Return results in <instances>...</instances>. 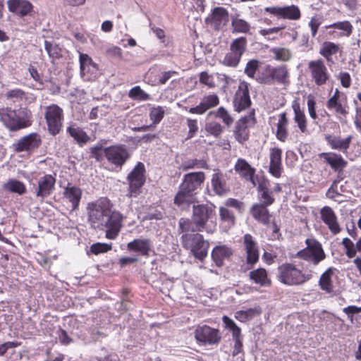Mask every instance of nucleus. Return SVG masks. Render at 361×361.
<instances>
[{
  "instance_id": "obj_57",
  "label": "nucleus",
  "mask_w": 361,
  "mask_h": 361,
  "mask_svg": "<svg viewBox=\"0 0 361 361\" xmlns=\"http://www.w3.org/2000/svg\"><path fill=\"white\" fill-rule=\"evenodd\" d=\"M216 116L221 118L223 122L227 126H230L233 122V118L230 116V114H228L227 110L225 108H224L223 106H220L217 109L216 113Z\"/></svg>"
},
{
  "instance_id": "obj_34",
  "label": "nucleus",
  "mask_w": 361,
  "mask_h": 361,
  "mask_svg": "<svg viewBox=\"0 0 361 361\" xmlns=\"http://www.w3.org/2000/svg\"><path fill=\"white\" fill-rule=\"evenodd\" d=\"M66 132L73 137L80 145L87 143L90 140L88 135L76 123H71L67 128Z\"/></svg>"
},
{
  "instance_id": "obj_9",
  "label": "nucleus",
  "mask_w": 361,
  "mask_h": 361,
  "mask_svg": "<svg viewBox=\"0 0 361 361\" xmlns=\"http://www.w3.org/2000/svg\"><path fill=\"white\" fill-rule=\"evenodd\" d=\"M247 40L244 37L234 39L230 46V51L225 55L221 63L228 67L236 68L246 50Z\"/></svg>"
},
{
  "instance_id": "obj_15",
  "label": "nucleus",
  "mask_w": 361,
  "mask_h": 361,
  "mask_svg": "<svg viewBox=\"0 0 361 361\" xmlns=\"http://www.w3.org/2000/svg\"><path fill=\"white\" fill-rule=\"evenodd\" d=\"M104 154L109 163L120 168L130 157L127 149L122 145L105 147L104 148Z\"/></svg>"
},
{
  "instance_id": "obj_12",
  "label": "nucleus",
  "mask_w": 361,
  "mask_h": 361,
  "mask_svg": "<svg viewBox=\"0 0 361 361\" xmlns=\"http://www.w3.org/2000/svg\"><path fill=\"white\" fill-rule=\"evenodd\" d=\"M194 336L197 342L204 345H216L221 339L219 330L207 325L198 326L194 331Z\"/></svg>"
},
{
  "instance_id": "obj_40",
  "label": "nucleus",
  "mask_w": 361,
  "mask_h": 361,
  "mask_svg": "<svg viewBox=\"0 0 361 361\" xmlns=\"http://www.w3.org/2000/svg\"><path fill=\"white\" fill-rule=\"evenodd\" d=\"M235 170L240 173V175L246 179L252 180L255 173L254 169L243 159H239L235 165Z\"/></svg>"
},
{
  "instance_id": "obj_7",
  "label": "nucleus",
  "mask_w": 361,
  "mask_h": 361,
  "mask_svg": "<svg viewBox=\"0 0 361 361\" xmlns=\"http://www.w3.org/2000/svg\"><path fill=\"white\" fill-rule=\"evenodd\" d=\"M305 244L306 247L297 252V257L310 262L314 266L326 258L322 244L319 241L314 238H307Z\"/></svg>"
},
{
  "instance_id": "obj_31",
  "label": "nucleus",
  "mask_w": 361,
  "mask_h": 361,
  "mask_svg": "<svg viewBox=\"0 0 361 361\" xmlns=\"http://www.w3.org/2000/svg\"><path fill=\"white\" fill-rule=\"evenodd\" d=\"M127 248L129 251L138 252L142 256H148L151 250V242L149 239H135L128 243Z\"/></svg>"
},
{
  "instance_id": "obj_51",
  "label": "nucleus",
  "mask_w": 361,
  "mask_h": 361,
  "mask_svg": "<svg viewBox=\"0 0 361 361\" xmlns=\"http://www.w3.org/2000/svg\"><path fill=\"white\" fill-rule=\"evenodd\" d=\"M269 73L270 65H266L263 69L259 72L255 80L260 84L271 85V78Z\"/></svg>"
},
{
  "instance_id": "obj_30",
  "label": "nucleus",
  "mask_w": 361,
  "mask_h": 361,
  "mask_svg": "<svg viewBox=\"0 0 361 361\" xmlns=\"http://www.w3.org/2000/svg\"><path fill=\"white\" fill-rule=\"evenodd\" d=\"M267 207L264 204L257 203L253 204L250 209V213L253 218L264 225H268L270 221L271 215Z\"/></svg>"
},
{
  "instance_id": "obj_44",
  "label": "nucleus",
  "mask_w": 361,
  "mask_h": 361,
  "mask_svg": "<svg viewBox=\"0 0 361 361\" xmlns=\"http://www.w3.org/2000/svg\"><path fill=\"white\" fill-rule=\"evenodd\" d=\"M219 216L221 222L224 224L226 228H230L234 226L235 217L233 212L228 208L221 207L219 208Z\"/></svg>"
},
{
  "instance_id": "obj_49",
  "label": "nucleus",
  "mask_w": 361,
  "mask_h": 361,
  "mask_svg": "<svg viewBox=\"0 0 361 361\" xmlns=\"http://www.w3.org/2000/svg\"><path fill=\"white\" fill-rule=\"evenodd\" d=\"M259 64L260 62L257 59L250 60L245 65L244 73L247 77L255 80L256 72L259 70Z\"/></svg>"
},
{
  "instance_id": "obj_64",
  "label": "nucleus",
  "mask_w": 361,
  "mask_h": 361,
  "mask_svg": "<svg viewBox=\"0 0 361 361\" xmlns=\"http://www.w3.org/2000/svg\"><path fill=\"white\" fill-rule=\"evenodd\" d=\"M6 97L8 99H22L25 97V92L20 89L11 90L7 92Z\"/></svg>"
},
{
  "instance_id": "obj_8",
  "label": "nucleus",
  "mask_w": 361,
  "mask_h": 361,
  "mask_svg": "<svg viewBox=\"0 0 361 361\" xmlns=\"http://www.w3.org/2000/svg\"><path fill=\"white\" fill-rule=\"evenodd\" d=\"M145 173L144 164L140 161L137 162L127 176V180L129 183L128 196L136 197L140 194L141 188L146 180Z\"/></svg>"
},
{
  "instance_id": "obj_18",
  "label": "nucleus",
  "mask_w": 361,
  "mask_h": 361,
  "mask_svg": "<svg viewBox=\"0 0 361 361\" xmlns=\"http://www.w3.org/2000/svg\"><path fill=\"white\" fill-rule=\"evenodd\" d=\"M205 22L214 29L220 30L228 22V12L224 7H215L211 14L206 18Z\"/></svg>"
},
{
  "instance_id": "obj_22",
  "label": "nucleus",
  "mask_w": 361,
  "mask_h": 361,
  "mask_svg": "<svg viewBox=\"0 0 361 361\" xmlns=\"http://www.w3.org/2000/svg\"><path fill=\"white\" fill-rule=\"evenodd\" d=\"M243 245L246 252V260L251 268L259 260V252L257 243L250 234H245L243 236Z\"/></svg>"
},
{
  "instance_id": "obj_16",
  "label": "nucleus",
  "mask_w": 361,
  "mask_h": 361,
  "mask_svg": "<svg viewBox=\"0 0 361 361\" xmlns=\"http://www.w3.org/2000/svg\"><path fill=\"white\" fill-rule=\"evenodd\" d=\"M264 11L279 18L288 19L290 20H297L301 17V13L299 7L293 4L286 6L266 7Z\"/></svg>"
},
{
  "instance_id": "obj_2",
  "label": "nucleus",
  "mask_w": 361,
  "mask_h": 361,
  "mask_svg": "<svg viewBox=\"0 0 361 361\" xmlns=\"http://www.w3.org/2000/svg\"><path fill=\"white\" fill-rule=\"evenodd\" d=\"M204 180L205 174L202 171L185 174L174 197V204L181 210H188L191 204L197 202L196 195Z\"/></svg>"
},
{
  "instance_id": "obj_20",
  "label": "nucleus",
  "mask_w": 361,
  "mask_h": 361,
  "mask_svg": "<svg viewBox=\"0 0 361 361\" xmlns=\"http://www.w3.org/2000/svg\"><path fill=\"white\" fill-rule=\"evenodd\" d=\"M8 9L17 16H32L34 7L28 0H8Z\"/></svg>"
},
{
  "instance_id": "obj_21",
  "label": "nucleus",
  "mask_w": 361,
  "mask_h": 361,
  "mask_svg": "<svg viewBox=\"0 0 361 361\" xmlns=\"http://www.w3.org/2000/svg\"><path fill=\"white\" fill-rule=\"evenodd\" d=\"M40 135L37 133H30L21 137L16 144L14 145L16 152H32L38 148L41 144Z\"/></svg>"
},
{
  "instance_id": "obj_42",
  "label": "nucleus",
  "mask_w": 361,
  "mask_h": 361,
  "mask_svg": "<svg viewBox=\"0 0 361 361\" xmlns=\"http://www.w3.org/2000/svg\"><path fill=\"white\" fill-rule=\"evenodd\" d=\"M326 28H335L341 30L339 37H350L353 33V27L352 24L348 21H338L326 26Z\"/></svg>"
},
{
  "instance_id": "obj_27",
  "label": "nucleus",
  "mask_w": 361,
  "mask_h": 361,
  "mask_svg": "<svg viewBox=\"0 0 361 361\" xmlns=\"http://www.w3.org/2000/svg\"><path fill=\"white\" fill-rule=\"evenodd\" d=\"M352 138L351 135L342 138L340 136L334 135H328L325 137L327 144L331 149L338 150L343 153L346 152L348 149Z\"/></svg>"
},
{
  "instance_id": "obj_43",
  "label": "nucleus",
  "mask_w": 361,
  "mask_h": 361,
  "mask_svg": "<svg viewBox=\"0 0 361 361\" xmlns=\"http://www.w3.org/2000/svg\"><path fill=\"white\" fill-rule=\"evenodd\" d=\"M3 188L5 190L23 195L25 192L26 188L23 182L16 179H10L4 184Z\"/></svg>"
},
{
  "instance_id": "obj_6",
  "label": "nucleus",
  "mask_w": 361,
  "mask_h": 361,
  "mask_svg": "<svg viewBox=\"0 0 361 361\" xmlns=\"http://www.w3.org/2000/svg\"><path fill=\"white\" fill-rule=\"evenodd\" d=\"M183 246L189 249L195 258L202 261L208 253L209 243L204 240L202 235L185 233L181 236Z\"/></svg>"
},
{
  "instance_id": "obj_63",
  "label": "nucleus",
  "mask_w": 361,
  "mask_h": 361,
  "mask_svg": "<svg viewBox=\"0 0 361 361\" xmlns=\"http://www.w3.org/2000/svg\"><path fill=\"white\" fill-rule=\"evenodd\" d=\"M176 75H178V73L174 71L163 72L159 77V83L161 85H164L171 78Z\"/></svg>"
},
{
  "instance_id": "obj_46",
  "label": "nucleus",
  "mask_w": 361,
  "mask_h": 361,
  "mask_svg": "<svg viewBox=\"0 0 361 361\" xmlns=\"http://www.w3.org/2000/svg\"><path fill=\"white\" fill-rule=\"evenodd\" d=\"M208 165L203 159H190L182 163L181 169L183 171L195 169H207Z\"/></svg>"
},
{
  "instance_id": "obj_37",
  "label": "nucleus",
  "mask_w": 361,
  "mask_h": 361,
  "mask_svg": "<svg viewBox=\"0 0 361 361\" xmlns=\"http://www.w3.org/2000/svg\"><path fill=\"white\" fill-rule=\"evenodd\" d=\"M334 269L330 267L327 269L320 276L319 286L320 288L327 293H331L334 291V284L331 280Z\"/></svg>"
},
{
  "instance_id": "obj_55",
  "label": "nucleus",
  "mask_w": 361,
  "mask_h": 361,
  "mask_svg": "<svg viewBox=\"0 0 361 361\" xmlns=\"http://www.w3.org/2000/svg\"><path fill=\"white\" fill-rule=\"evenodd\" d=\"M178 226H179L178 230L180 233L189 232V231L197 232L195 230V225L193 224V222L192 221H190V220L188 219L181 218L179 220Z\"/></svg>"
},
{
  "instance_id": "obj_62",
  "label": "nucleus",
  "mask_w": 361,
  "mask_h": 361,
  "mask_svg": "<svg viewBox=\"0 0 361 361\" xmlns=\"http://www.w3.org/2000/svg\"><path fill=\"white\" fill-rule=\"evenodd\" d=\"M338 78L340 80L341 85L348 88L351 85V77L350 74L347 72H341L338 74Z\"/></svg>"
},
{
  "instance_id": "obj_4",
  "label": "nucleus",
  "mask_w": 361,
  "mask_h": 361,
  "mask_svg": "<svg viewBox=\"0 0 361 361\" xmlns=\"http://www.w3.org/2000/svg\"><path fill=\"white\" fill-rule=\"evenodd\" d=\"M32 113L27 108L17 110L11 108L0 109V121L10 130L16 131L32 125Z\"/></svg>"
},
{
  "instance_id": "obj_14",
  "label": "nucleus",
  "mask_w": 361,
  "mask_h": 361,
  "mask_svg": "<svg viewBox=\"0 0 361 361\" xmlns=\"http://www.w3.org/2000/svg\"><path fill=\"white\" fill-rule=\"evenodd\" d=\"M56 178L50 174L44 175L37 180V185L32 188V192L42 202L54 190Z\"/></svg>"
},
{
  "instance_id": "obj_29",
  "label": "nucleus",
  "mask_w": 361,
  "mask_h": 361,
  "mask_svg": "<svg viewBox=\"0 0 361 361\" xmlns=\"http://www.w3.org/2000/svg\"><path fill=\"white\" fill-rule=\"evenodd\" d=\"M82 190L75 185L68 183L63 192V197L72 204V209L76 210L82 197Z\"/></svg>"
},
{
  "instance_id": "obj_1",
  "label": "nucleus",
  "mask_w": 361,
  "mask_h": 361,
  "mask_svg": "<svg viewBox=\"0 0 361 361\" xmlns=\"http://www.w3.org/2000/svg\"><path fill=\"white\" fill-rule=\"evenodd\" d=\"M86 211L87 220L92 228L105 231L108 239L116 238L123 226V215L113 209V204L108 198L89 202Z\"/></svg>"
},
{
  "instance_id": "obj_5",
  "label": "nucleus",
  "mask_w": 361,
  "mask_h": 361,
  "mask_svg": "<svg viewBox=\"0 0 361 361\" xmlns=\"http://www.w3.org/2000/svg\"><path fill=\"white\" fill-rule=\"evenodd\" d=\"M192 204V221L195 225V230L200 232L204 230L208 233L212 232V229L207 228V224L209 221L212 222V219L216 216L214 204L212 203Z\"/></svg>"
},
{
  "instance_id": "obj_25",
  "label": "nucleus",
  "mask_w": 361,
  "mask_h": 361,
  "mask_svg": "<svg viewBox=\"0 0 361 361\" xmlns=\"http://www.w3.org/2000/svg\"><path fill=\"white\" fill-rule=\"evenodd\" d=\"M79 62L80 75L83 78L88 80L89 74L92 75L97 72V64L88 54L79 52Z\"/></svg>"
},
{
  "instance_id": "obj_17",
  "label": "nucleus",
  "mask_w": 361,
  "mask_h": 361,
  "mask_svg": "<svg viewBox=\"0 0 361 361\" xmlns=\"http://www.w3.org/2000/svg\"><path fill=\"white\" fill-rule=\"evenodd\" d=\"M251 105V100L249 94L248 83L242 82L238 86L233 99L234 110L240 112Z\"/></svg>"
},
{
  "instance_id": "obj_52",
  "label": "nucleus",
  "mask_w": 361,
  "mask_h": 361,
  "mask_svg": "<svg viewBox=\"0 0 361 361\" xmlns=\"http://www.w3.org/2000/svg\"><path fill=\"white\" fill-rule=\"evenodd\" d=\"M289 73L286 66L275 67V79L276 82L285 84L288 82Z\"/></svg>"
},
{
  "instance_id": "obj_47",
  "label": "nucleus",
  "mask_w": 361,
  "mask_h": 361,
  "mask_svg": "<svg viewBox=\"0 0 361 361\" xmlns=\"http://www.w3.org/2000/svg\"><path fill=\"white\" fill-rule=\"evenodd\" d=\"M44 49L47 52L49 56L52 59H59L62 56L61 49L57 44L53 42H49L47 40H45Z\"/></svg>"
},
{
  "instance_id": "obj_58",
  "label": "nucleus",
  "mask_w": 361,
  "mask_h": 361,
  "mask_svg": "<svg viewBox=\"0 0 361 361\" xmlns=\"http://www.w3.org/2000/svg\"><path fill=\"white\" fill-rule=\"evenodd\" d=\"M200 82L208 86L209 88L215 87L214 78L212 75L209 74L207 72L204 71L200 74Z\"/></svg>"
},
{
  "instance_id": "obj_39",
  "label": "nucleus",
  "mask_w": 361,
  "mask_h": 361,
  "mask_svg": "<svg viewBox=\"0 0 361 361\" xmlns=\"http://www.w3.org/2000/svg\"><path fill=\"white\" fill-rule=\"evenodd\" d=\"M213 190L216 195H222L226 193V188L224 175L221 173H215L211 180Z\"/></svg>"
},
{
  "instance_id": "obj_45",
  "label": "nucleus",
  "mask_w": 361,
  "mask_h": 361,
  "mask_svg": "<svg viewBox=\"0 0 361 361\" xmlns=\"http://www.w3.org/2000/svg\"><path fill=\"white\" fill-rule=\"evenodd\" d=\"M260 313L261 310L259 307L249 308L246 310H240L236 312L235 314V317L238 321L245 322L252 319L255 316L258 315Z\"/></svg>"
},
{
  "instance_id": "obj_28",
  "label": "nucleus",
  "mask_w": 361,
  "mask_h": 361,
  "mask_svg": "<svg viewBox=\"0 0 361 361\" xmlns=\"http://www.w3.org/2000/svg\"><path fill=\"white\" fill-rule=\"evenodd\" d=\"M319 157L329 164L334 171L343 170L348 164L341 154L334 152H322L319 154Z\"/></svg>"
},
{
  "instance_id": "obj_19",
  "label": "nucleus",
  "mask_w": 361,
  "mask_h": 361,
  "mask_svg": "<svg viewBox=\"0 0 361 361\" xmlns=\"http://www.w3.org/2000/svg\"><path fill=\"white\" fill-rule=\"evenodd\" d=\"M326 107L329 110H333L336 116L340 121L343 118H345L348 114V106L347 102L345 100L342 102L338 90H336L333 96H331L326 102Z\"/></svg>"
},
{
  "instance_id": "obj_60",
  "label": "nucleus",
  "mask_w": 361,
  "mask_h": 361,
  "mask_svg": "<svg viewBox=\"0 0 361 361\" xmlns=\"http://www.w3.org/2000/svg\"><path fill=\"white\" fill-rule=\"evenodd\" d=\"M287 126H282L281 124H277L276 136L277 139L281 142H285L288 138V132Z\"/></svg>"
},
{
  "instance_id": "obj_33",
  "label": "nucleus",
  "mask_w": 361,
  "mask_h": 361,
  "mask_svg": "<svg viewBox=\"0 0 361 361\" xmlns=\"http://www.w3.org/2000/svg\"><path fill=\"white\" fill-rule=\"evenodd\" d=\"M269 186V181L265 179L258 185L257 189L259 193V200L262 202L261 204L270 206L274 202V198L271 195L272 191L270 190Z\"/></svg>"
},
{
  "instance_id": "obj_26",
  "label": "nucleus",
  "mask_w": 361,
  "mask_h": 361,
  "mask_svg": "<svg viewBox=\"0 0 361 361\" xmlns=\"http://www.w3.org/2000/svg\"><path fill=\"white\" fill-rule=\"evenodd\" d=\"M282 150L277 147L271 148L270 150L269 173L276 178H279L282 173L281 164Z\"/></svg>"
},
{
  "instance_id": "obj_50",
  "label": "nucleus",
  "mask_w": 361,
  "mask_h": 361,
  "mask_svg": "<svg viewBox=\"0 0 361 361\" xmlns=\"http://www.w3.org/2000/svg\"><path fill=\"white\" fill-rule=\"evenodd\" d=\"M128 95L131 99L139 101H147L150 99V95L143 91L140 86L131 88Z\"/></svg>"
},
{
  "instance_id": "obj_23",
  "label": "nucleus",
  "mask_w": 361,
  "mask_h": 361,
  "mask_svg": "<svg viewBox=\"0 0 361 361\" xmlns=\"http://www.w3.org/2000/svg\"><path fill=\"white\" fill-rule=\"evenodd\" d=\"M321 219L328 226L329 231L334 235L341 232V227L337 216L330 207H324L320 212Z\"/></svg>"
},
{
  "instance_id": "obj_24",
  "label": "nucleus",
  "mask_w": 361,
  "mask_h": 361,
  "mask_svg": "<svg viewBox=\"0 0 361 361\" xmlns=\"http://www.w3.org/2000/svg\"><path fill=\"white\" fill-rule=\"evenodd\" d=\"M219 103V99L216 94H209L204 96L197 106L190 108L189 112L192 114H203L208 109L216 106Z\"/></svg>"
},
{
  "instance_id": "obj_36",
  "label": "nucleus",
  "mask_w": 361,
  "mask_h": 361,
  "mask_svg": "<svg viewBox=\"0 0 361 361\" xmlns=\"http://www.w3.org/2000/svg\"><path fill=\"white\" fill-rule=\"evenodd\" d=\"M292 108L294 112V121L297 123L302 133L307 131V119L303 111L301 110L300 104L294 100L292 103Z\"/></svg>"
},
{
  "instance_id": "obj_35",
  "label": "nucleus",
  "mask_w": 361,
  "mask_h": 361,
  "mask_svg": "<svg viewBox=\"0 0 361 361\" xmlns=\"http://www.w3.org/2000/svg\"><path fill=\"white\" fill-rule=\"evenodd\" d=\"M249 277L251 281L260 286H269L271 284V280L269 279L266 269L258 268L249 273Z\"/></svg>"
},
{
  "instance_id": "obj_41",
  "label": "nucleus",
  "mask_w": 361,
  "mask_h": 361,
  "mask_svg": "<svg viewBox=\"0 0 361 361\" xmlns=\"http://www.w3.org/2000/svg\"><path fill=\"white\" fill-rule=\"evenodd\" d=\"M338 50V44L332 42H324L319 50V54L324 57L328 62H332V55L336 54Z\"/></svg>"
},
{
  "instance_id": "obj_54",
  "label": "nucleus",
  "mask_w": 361,
  "mask_h": 361,
  "mask_svg": "<svg viewBox=\"0 0 361 361\" xmlns=\"http://www.w3.org/2000/svg\"><path fill=\"white\" fill-rule=\"evenodd\" d=\"M164 108L160 106L152 107L149 112L150 119L153 121V123H159L164 118Z\"/></svg>"
},
{
  "instance_id": "obj_59",
  "label": "nucleus",
  "mask_w": 361,
  "mask_h": 361,
  "mask_svg": "<svg viewBox=\"0 0 361 361\" xmlns=\"http://www.w3.org/2000/svg\"><path fill=\"white\" fill-rule=\"evenodd\" d=\"M187 126L189 129L187 139H191L195 135V134L197 133V132L199 128H198L197 121L196 119L188 118L187 119Z\"/></svg>"
},
{
  "instance_id": "obj_38",
  "label": "nucleus",
  "mask_w": 361,
  "mask_h": 361,
  "mask_svg": "<svg viewBox=\"0 0 361 361\" xmlns=\"http://www.w3.org/2000/svg\"><path fill=\"white\" fill-rule=\"evenodd\" d=\"M231 27L233 33L247 34L251 30L250 23L238 18V15L231 17Z\"/></svg>"
},
{
  "instance_id": "obj_48",
  "label": "nucleus",
  "mask_w": 361,
  "mask_h": 361,
  "mask_svg": "<svg viewBox=\"0 0 361 361\" xmlns=\"http://www.w3.org/2000/svg\"><path fill=\"white\" fill-rule=\"evenodd\" d=\"M274 59L277 61H287L291 58V53L288 49L283 47H274L271 49Z\"/></svg>"
},
{
  "instance_id": "obj_56",
  "label": "nucleus",
  "mask_w": 361,
  "mask_h": 361,
  "mask_svg": "<svg viewBox=\"0 0 361 361\" xmlns=\"http://www.w3.org/2000/svg\"><path fill=\"white\" fill-rule=\"evenodd\" d=\"M112 248L111 243H97L91 245L90 252L94 255H99L101 253H104L111 250Z\"/></svg>"
},
{
  "instance_id": "obj_61",
  "label": "nucleus",
  "mask_w": 361,
  "mask_h": 361,
  "mask_svg": "<svg viewBox=\"0 0 361 361\" xmlns=\"http://www.w3.org/2000/svg\"><path fill=\"white\" fill-rule=\"evenodd\" d=\"M57 335L60 343L63 345H67L73 342V339L68 335V333L62 329H59Z\"/></svg>"
},
{
  "instance_id": "obj_11",
  "label": "nucleus",
  "mask_w": 361,
  "mask_h": 361,
  "mask_svg": "<svg viewBox=\"0 0 361 361\" xmlns=\"http://www.w3.org/2000/svg\"><path fill=\"white\" fill-rule=\"evenodd\" d=\"M307 71L312 80L318 86L325 85L330 78L327 68L322 59L309 61Z\"/></svg>"
},
{
  "instance_id": "obj_13",
  "label": "nucleus",
  "mask_w": 361,
  "mask_h": 361,
  "mask_svg": "<svg viewBox=\"0 0 361 361\" xmlns=\"http://www.w3.org/2000/svg\"><path fill=\"white\" fill-rule=\"evenodd\" d=\"M256 119L255 111H251L248 115L242 117L235 126L233 132L235 140L240 144H243L249 138L248 128L255 126Z\"/></svg>"
},
{
  "instance_id": "obj_32",
  "label": "nucleus",
  "mask_w": 361,
  "mask_h": 361,
  "mask_svg": "<svg viewBox=\"0 0 361 361\" xmlns=\"http://www.w3.org/2000/svg\"><path fill=\"white\" fill-rule=\"evenodd\" d=\"M233 255V250L227 245L216 246L212 252V257L217 267H221L224 261Z\"/></svg>"
},
{
  "instance_id": "obj_10",
  "label": "nucleus",
  "mask_w": 361,
  "mask_h": 361,
  "mask_svg": "<svg viewBox=\"0 0 361 361\" xmlns=\"http://www.w3.org/2000/svg\"><path fill=\"white\" fill-rule=\"evenodd\" d=\"M49 133L52 135L59 133L63 126V111L56 104L46 106L44 112Z\"/></svg>"
},
{
  "instance_id": "obj_53",
  "label": "nucleus",
  "mask_w": 361,
  "mask_h": 361,
  "mask_svg": "<svg viewBox=\"0 0 361 361\" xmlns=\"http://www.w3.org/2000/svg\"><path fill=\"white\" fill-rule=\"evenodd\" d=\"M205 130L215 137H218L221 134L223 128L219 123L211 121L206 124Z\"/></svg>"
},
{
  "instance_id": "obj_3",
  "label": "nucleus",
  "mask_w": 361,
  "mask_h": 361,
  "mask_svg": "<svg viewBox=\"0 0 361 361\" xmlns=\"http://www.w3.org/2000/svg\"><path fill=\"white\" fill-rule=\"evenodd\" d=\"M314 271L305 266L293 263L282 264L278 268L279 281L287 286H300L309 281L313 277Z\"/></svg>"
}]
</instances>
